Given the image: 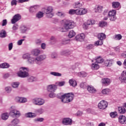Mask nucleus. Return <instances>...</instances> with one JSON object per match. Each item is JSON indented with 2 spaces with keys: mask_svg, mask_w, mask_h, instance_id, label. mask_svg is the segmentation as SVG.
<instances>
[{
  "mask_svg": "<svg viewBox=\"0 0 126 126\" xmlns=\"http://www.w3.org/2000/svg\"><path fill=\"white\" fill-rule=\"evenodd\" d=\"M98 107L100 110H105L108 107V102L105 100H101L98 103Z\"/></svg>",
  "mask_w": 126,
  "mask_h": 126,
  "instance_id": "nucleus-11",
  "label": "nucleus"
},
{
  "mask_svg": "<svg viewBox=\"0 0 126 126\" xmlns=\"http://www.w3.org/2000/svg\"><path fill=\"white\" fill-rule=\"evenodd\" d=\"M50 74L51 75H53V76H58V77H61L62 76V74L61 73L58 72H54L52 71L50 72Z\"/></svg>",
  "mask_w": 126,
  "mask_h": 126,
  "instance_id": "nucleus-35",
  "label": "nucleus"
},
{
  "mask_svg": "<svg viewBox=\"0 0 126 126\" xmlns=\"http://www.w3.org/2000/svg\"><path fill=\"white\" fill-rule=\"evenodd\" d=\"M5 91L7 92V93H10L11 92V87H7L5 88Z\"/></svg>",
  "mask_w": 126,
  "mask_h": 126,
  "instance_id": "nucleus-57",
  "label": "nucleus"
},
{
  "mask_svg": "<svg viewBox=\"0 0 126 126\" xmlns=\"http://www.w3.org/2000/svg\"><path fill=\"white\" fill-rule=\"evenodd\" d=\"M22 58L24 60H28L27 62L29 64L36 63L38 65H41L43 63L42 61L47 58V56L46 55H41L36 58H34L31 57V55L27 53L23 55Z\"/></svg>",
  "mask_w": 126,
  "mask_h": 126,
  "instance_id": "nucleus-1",
  "label": "nucleus"
},
{
  "mask_svg": "<svg viewBox=\"0 0 126 126\" xmlns=\"http://www.w3.org/2000/svg\"><path fill=\"white\" fill-rule=\"evenodd\" d=\"M110 92V89H105L102 91V94H109Z\"/></svg>",
  "mask_w": 126,
  "mask_h": 126,
  "instance_id": "nucleus-48",
  "label": "nucleus"
},
{
  "mask_svg": "<svg viewBox=\"0 0 126 126\" xmlns=\"http://www.w3.org/2000/svg\"><path fill=\"white\" fill-rule=\"evenodd\" d=\"M25 117H26V118H35V117H36V114H35V113L29 112L25 114Z\"/></svg>",
  "mask_w": 126,
  "mask_h": 126,
  "instance_id": "nucleus-31",
  "label": "nucleus"
},
{
  "mask_svg": "<svg viewBox=\"0 0 126 126\" xmlns=\"http://www.w3.org/2000/svg\"><path fill=\"white\" fill-rule=\"evenodd\" d=\"M119 122L121 125H126V117L123 115H120Z\"/></svg>",
  "mask_w": 126,
  "mask_h": 126,
  "instance_id": "nucleus-14",
  "label": "nucleus"
},
{
  "mask_svg": "<svg viewBox=\"0 0 126 126\" xmlns=\"http://www.w3.org/2000/svg\"><path fill=\"white\" fill-rule=\"evenodd\" d=\"M9 115L7 113H3L1 115V118L3 121H6L8 119Z\"/></svg>",
  "mask_w": 126,
  "mask_h": 126,
  "instance_id": "nucleus-25",
  "label": "nucleus"
},
{
  "mask_svg": "<svg viewBox=\"0 0 126 126\" xmlns=\"http://www.w3.org/2000/svg\"><path fill=\"white\" fill-rule=\"evenodd\" d=\"M78 75L79 77H86L87 76V73L85 71H82L78 73Z\"/></svg>",
  "mask_w": 126,
  "mask_h": 126,
  "instance_id": "nucleus-37",
  "label": "nucleus"
},
{
  "mask_svg": "<svg viewBox=\"0 0 126 126\" xmlns=\"http://www.w3.org/2000/svg\"><path fill=\"white\" fill-rule=\"evenodd\" d=\"M61 24L63 27L59 28L60 32H67L69 29H72V28H74L76 26L74 22L66 19L62 20Z\"/></svg>",
  "mask_w": 126,
  "mask_h": 126,
  "instance_id": "nucleus-2",
  "label": "nucleus"
},
{
  "mask_svg": "<svg viewBox=\"0 0 126 126\" xmlns=\"http://www.w3.org/2000/svg\"><path fill=\"white\" fill-rule=\"evenodd\" d=\"M32 55L36 57L37 56H39V55L41 54V51L38 49H33L32 51Z\"/></svg>",
  "mask_w": 126,
  "mask_h": 126,
  "instance_id": "nucleus-21",
  "label": "nucleus"
},
{
  "mask_svg": "<svg viewBox=\"0 0 126 126\" xmlns=\"http://www.w3.org/2000/svg\"><path fill=\"white\" fill-rule=\"evenodd\" d=\"M87 90L89 93L91 94H95L97 92V90L92 86H88Z\"/></svg>",
  "mask_w": 126,
  "mask_h": 126,
  "instance_id": "nucleus-18",
  "label": "nucleus"
},
{
  "mask_svg": "<svg viewBox=\"0 0 126 126\" xmlns=\"http://www.w3.org/2000/svg\"><path fill=\"white\" fill-rule=\"evenodd\" d=\"M56 84H57L58 86H60V87L63 86V85L65 84V82L64 81L58 82V83H56Z\"/></svg>",
  "mask_w": 126,
  "mask_h": 126,
  "instance_id": "nucleus-51",
  "label": "nucleus"
},
{
  "mask_svg": "<svg viewBox=\"0 0 126 126\" xmlns=\"http://www.w3.org/2000/svg\"><path fill=\"white\" fill-rule=\"evenodd\" d=\"M91 67L92 69L95 70V69H98L100 66L98 64H97V63L95 62V63H93L92 64Z\"/></svg>",
  "mask_w": 126,
  "mask_h": 126,
  "instance_id": "nucleus-33",
  "label": "nucleus"
},
{
  "mask_svg": "<svg viewBox=\"0 0 126 126\" xmlns=\"http://www.w3.org/2000/svg\"><path fill=\"white\" fill-rule=\"evenodd\" d=\"M20 19H21V15L19 14H17L13 17V18L11 20V22L12 24H14L15 23H16L17 21L20 20Z\"/></svg>",
  "mask_w": 126,
  "mask_h": 126,
  "instance_id": "nucleus-13",
  "label": "nucleus"
},
{
  "mask_svg": "<svg viewBox=\"0 0 126 126\" xmlns=\"http://www.w3.org/2000/svg\"><path fill=\"white\" fill-rule=\"evenodd\" d=\"M11 124L13 125V126H15L18 124H19V120L18 119H14L13 121H12Z\"/></svg>",
  "mask_w": 126,
  "mask_h": 126,
  "instance_id": "nucleus-44",
  "label": "nucleus"
},
{
  "mask_svg": "<svg viewBox=\"0 0 126 126\" xmlns=\"http://www.w3.org/2000/svg\"><path fill=\"white\" fill-rule=\"evenodd\" d=\"M88 26L94 25L95 24V21L94 20H88L87 23H86Z\"/></svg>",
  "mask_w": 126,
  "mask_h": 126,
  "instance_id": "nucleus-45",
  "label": "nucleus"
},
{
  "mask_svg": "<svg viewBox=\"0 0 126 126\" xmlns=\"http://www.w3.org/2000/svg\"><path fill=\"white\" fill-rule=\"evenodd\" d=\"M21 98L22 97L17 96L15 98V101H17L18 103H21Z\"/></svg>",
  "mask_w": 126,
  "mask_h": 126,
  "instance_id": "nucleus-60",
  "label": "nucleus"
},
{
  "mask_svg": "<svg viewBox=\"0 0 126 126\" xmlns=\"http://www.w3.org/2000/svg\"><path fill=\"white\" fill-rule=\"evenodd\" d=\"M80 87H81V88H83V89H85V88H86V87H87V84H86V83H81L80 84Z\"/></svg>",
  "mask_w": 126,
  "mask_h": 126,
  "instance_id": "nucleus-47",
  "label": "nucleus"
},
{
  "mask_svg": "<svg viewBox=\"0 0 126 126\" xmlns=\"http://www.w3.org/2000/svg\"><path fill=\"white\" fill-rule=\"evenodd\" d=\"M87 13V9L84 8H80L76 10V14L77 15H83Z\"/></svg>",
  "mask_w": 126,
  "mask_h": 126,
  "instance_id": "nucleus-12",
  "label": "nucleus"
},
{
  "mask_svg": "<svg viewBox=\"0 0 126 126\" xmlns=\"http://www.w3.org/2000/svg\"><path fill=\"white\" fill-rule=\"evenodd\" d=\"M12 29H13V30H14L15 31L16 30H17V29H18V25L16 24L14 25V26H13Z\"/></svg>",
  "mask_w": 126,
  "mask_h": 126,
  "instance_id": "nucleus-62",
  "label": "nucleus"
},
{
  "mask_svg": "<svg viewBox=\"0 0 126 126\" xmlns=\"http://www.w3.org/2000/svg\"><path fill=\"white\" fill-rule=\"evenodd\" d=\"M58 57V54H57V53L53 52L51 54V58L52 59H57Z\"/></svg>",
  "mask_w": 126,
  "mask_h": 126,
  "instance_id": "nucleus-55",
  "label": "nucleus"
},
{
  "mask_svg": "<svg viewBox=\"0 0 126 126\" xmlns=\"http://www.w3.org/2000/svg\"><path fill=\"white\" fill-rule=\"evenodd\" d=\"M113 8H118L121 5V3L118 1H114L112 3Z\"/></svg>",
  "mask_w": 126,
  "mask_h": 126,
  "instance_id": "nucleus-28",
  "label": "nucleus"
},
{
  "mask_svg": "<svg viewBox=\"0 0 126 126\" xmlns=\"http://www.w3.org/2000/svg\"><path fill=\"white\" fill-rule=\"evenodd\" d=\"M50 42L52 44H56V42H57V38L54 36H51L50 37Z\"/></svg>",
  "mask_w": 126,
  "mask_h": 126,
  "instance_id": "nucleus-41",
  "label": "nucleus"
},
{
  "mask_svg": "<svg viewBox=\"0 0 126 126\" xmlns=\"http://www.w3.org/2000/svg\"><path fill=\"white\" fill-rule=\"evenodd\" d=\"M57 15L58 16H60V17H64L65 16V14L62 12H58L57 13Z\"/></svg>",
  "mask_w": 126,
  "mask_h": 126,
  "instance_id": "nucleus-50",
  "label": "nucleus"
},
{
  "mask_svg": "<svg viewBox=\"0 0 126 126\" xmlns=\"http://www.w3.org/2000/svg\"><path fill=\"white\" fill-rule=\"evenodd\" d=\"M27 30H28V28L26 27V26H22V27H21V31L22 33H25Z\"/></svg>",
  "mask_w": 126,
  "mask_h": 126,
  "instance_id": "nucleus-43",
  "label": "nucleus"
},
{
  "mask_svg": "<svg viewBox=\"0 0 126 126\" xmlns=\"http://www.w3.org/2000/svg\"><path fill=\"white\" fill-rule=\"evenodd\" d=\"M49 96L50 98H55L56 97V94L54 92H50Z\"/></svg>",
  "mask_w": 126,
  "mask_h": 126,
  "instance_id": "nucleus-56",
  "label": "nucleus"
},
{
  "mask_svg": "<svg viewBox=\"0 0 126 126\" xmlns=\"http://www.w3.org/2000/svg\"><path fill=\"white\" fill-rule=\"evenodd\" d=\"M69 83L70 86H72V87H75L77 85V82L73 79H70L69 80Z\"/></svg>",
  "mask_w": 126,
  "mask_h": 126,
  "instance_id": "nucleus-23",
  "label": "nucleus"
},
{
  "mask_svg": "<svg viewBox=\"0 0 126 126\" xmlns=\"http://www.w3.org/2000/svg\"><path fill=\"white\" fill-rule=\"evenodd\" d=\"M11 5L13 6V5H17V0H12L11 1Z\"/></svg>",
  "mask_w": 126,
  "mask_h": 126,
  "instance_id": "nucleus-52",
  "label": "nucleus"
},
{
  "mask_svg": "<svg viewBox=\"0 0 126 126\" xmlns=\"http://www.w3.org/2000/svg\"><path fill=\"white\" fill-rule=\"evenodd\" d=\"M27 81L28 82H34L37 81V78L34 76H31L28 77Z\"/></svg>",
  "mask_w": 126,
  "mask_h": 126,
  "instance_id": "nucleus-27",
  "label": "nucleus"
},
{
  "mask_svg": "<svg viewBox=\"0 0 126 126\" xmlns=\"http://www.w3.org/2000/svg\"><path fill=\"white\" fill-rule=\"evenodd\" d=\"M62 124L63 126H71L72 120L69 118H64L62 119Z\"/></svg>",
  "mask_w": 126,
  "mask_h": 126,
  "instance_id": "nucleus-10",
  "label": "nucleus"
},
{
  "mask_svg": "<svg viewBox=\"0 0 126 126\" xmlns=\"http://www.w3.org/2000/svg\"><path fill=\"white\" fill-rule=\"evenodd\" d=\"M70 53L69 50H63L61 52L62 56H66L69 55Z\"/></svg>",
  "mask_w": 126,
  "mask_h": 126,
  "instance_id": "nucleus-39",
  "label": "nucleus"
},
{
  "mask_svg": "<svg viewBox=\"0 0 126 126\" xmlns=\"http://www.w3.org/2000/svg\"><path fill=\"white\" fill-rule=\"evenodd\" d=\"M82 5H83V2L81 1L75 2V7L76 8H79V7H81Z\"/></svg>",
  "mask_w": 126,
  "mask_h": 126,
  "instance_id": "nucleus-29",
  "label": "nucleus"
},
{
  "mask_svg": "<svg viewBox=\"0 0 126 126\" xmlns=\"http://www.w3.org/2000/svg\"><path fill=\"white\" fill-rule=\"evenodd\" d=\"M116 14H117V11L116 10H112L108 12V15L111 21H115L117 19Z\"/></svg>",
  "mask_w": 126,
  "mask_h": 126,
  "instance_id": "nucleus-8",
  "label": "nucleus"
},
{
  "mask_svg": "<svg viewBox=\"0 0 126 126\" xmlns=\"http://www.w3.org/2000/svg\"><path fill=\"white\" fill-rule=\"evenodd\" d=\"M19 84H20V83L19 82H13L11 84L12 87H13V88H18V86H19Z\"/></svg>",
  "mask_w": 126,
  "mask_h": 126,
  "instance_id": "nucleus-38",
  "label": "nucleus"
},
{
  "mask_svg": "<svg viewBox=\"0 0 126 126\" xmlns=\"http://www.w3.org/2000/svg\"><path fill=\"white\" fill-rule=\"evenodd\" d=\"M26 102H27V98H26L25 97H22L21 103H26Z\"/></svg>",
  "mask_w": 126,
  "mask_h": 126,
  "instance_id": "nucleus-63",
  "label": "nucleus"
},
{
  "mask_svg": "<svg viewBox=\"0 0 126 126\" xmlns=\"http://www.w3.org/2000/svg\"><path fill=\"white\" fill-rule=\"evenodd\" d=\"M94 61H95L96 63H104V59H103V58L100 56L97 57L95 60H92V62H93Z\"/></svg>",
  "mask_w": 126,
  "mask_h": 126,
  "instance_id": "nucleus-22",
  "label": "nucleus"
},
{
  "mask_svg": "<svg viewBox=\"0 0 126 126\" xmlns=\"http://www.w3.org/2000/svg\"><path fill=\"white\" fill-rule=\"evenodd\" d=\"M110 116L111 118H116L118 116V113L117 112H111Z\"/></svg>",
  "mask_w": 126,
  "mask_h": 126,
  "instance_id": "nucleus-46",
  "label": "nucleus"
},
{
  "mask_svg": "<svg viewBox=\"0 0 126 126\" xmlns=\"http://www.w3.org/2000/svg\"><path fill=\"white\" fill-rule=\"evenodd\" d=\"M20 71L17 73L19 77L25 78L29 76V73H28V71H29V68L28 67H21L20 68Z\"/></svg>",
  "mask_w": 126,
  "mask_h": 126,
  "instance_id": "nucleus-4",
  "label": "nucleus"
},
{
  "mask_svg": "<svg viewBox=\"0 0 126 126\" xmlns=\"http://www.w3.org/2000/svg\"><path fill=\"white\" fill-rule=\"evenodd\" d=\"M123 37V36H122V35L118 34H116L114 37H113V39H114V40H121V39H122V38Z\"/></svg>",
  "mask_w": 126,
  "mask_h": 126,
  "instance_id": "nucleus-42",
  "label": "nucleus"
},
{
  "mask_svg": "<svg viewBox=\"0 0 126 126\" xmlns=\"http://www.w3.org/2000/svg\"><path fill=\"white\" fill-rule=\"evenodd\" d=\"M35 113L38 115H42L44 113V109L40 108L35 110Z\"/></svg>",
  "mask_w": 126,
  "mask_h": 126,
  "instance_id": "nucleus-32",
  "label": "nucleus"
},
{
  "mask_svg": "<svg viewBox=\"0 0 126 126\" xmlns=\"http://www.w3.org/2000/svg\"><path fill=\"white\" fill-rule=\"evenodd\" d=\"M41 48L42 50H45L46 49V43H43L41 44Z\"/></svg>",
  "mask_w": 126,
  "mask_h": 126,
  "instance_id": "nucleus-64",
  "label": "nucleus"
},
{
  "mask_svg": "<svg viewBox=\"0 0 126 126\" xmlns=\"http://www.w3.org/2000/svg\"><path fill=\"white\" fill-rule=\"evenodd\" d=\"M100 27H105L107 25L106 22H101L99 24Z\"/></svg>",
  "mask_w": 126,
  "mask_h": 126,
  "instance_id": "nucleus-54",
  "label": "nucleus"
},
{
  "mask_svg": "<svg viewBox=\"0 0 126 126\" xmlns=\"http://www.w3.org/2000/svg\"><path fill=\"white\" fill-rule=\"evenodd\" d=\"M54 8L52 6H48L44 10V12L46 14L48 18H52L54 16V13H53V10Z\"/></svg>",
  "mask_w": 126,
  "mask_h": 126,
  "instance_id": "nucleus-6",
  "label": "nucleus"
},
{
  "mask_svg": "<svg viewBox=\"0 0 126 126\" xmlns=\"http://www.w3.org/2000/svg\"><path fill=\"white\" fill-rule=\"evenodd\" d=\"M36 18H38V19L42 18V17H44V13L43 12L39 11L36 13Z\"/></svg>",
  "mask_w": 126,
  "mask_h": 126,
  "instance_id": "nucleus-30",
  "label": "nucleus"
},
{
  "mask_svg": "<svg viewBox=\"0 0 126 126\" xmlns=\"http://www.w3.org/2000/svg\"><path fill=\"white\" fill-rule=\"evenodd\" d=\"M119 79L121 83H126V76L122 73L121 76L119 77Z\"/></svg>",
  "mask_w": 126,
  "mask_h": 126,
  "instance_id": "nucleus-20",
  "label": "nucleus"
},
{
  "mask_svg": "<svg viewBox=\"0 0 126 126\" xmlns=\"http://www.w3.org/2000/svg\"><path fill=\"white\" fill-rule=\"evenodd\" d=\"M35 44L37 45V46L41 45L42 44V40H41V39H36L35 40Z\"/></svg>",
  "mask_w": 126,
  "mask_h": 126,
  "instance_id": "nucleus-59",
  "label": "nucleus"
},
{
  "mask_svg": "<svg viewBox=\"0 0 126 126\" xmlns=\"http://www.w3.org/2000/svg\"><path fill=\"white\" fill-rule=\"evenodd\" d=\"M35 122H39V123H42V122H44V118H38L36 119H35Z\"/></svg>",
  "mask_w": 126,
  "mask_h": 126,
  "instance_id": "nucleus-58",
  "label": "nucleus"
},
{
  "mask_svg": "<svg viewBox=\"0 0 126 126\" xmlns=\"http://www.w3.org/2000/svg\"><path fill=\"white\" fill-rule=\"evenodd\" d=\"M102 83L104 86H108L111 84V80L108 78H104L102 79Z\"/></svg>",
  "mask_w": 126,
  "mask_h": 126,
  "instance_id": "nucleus-17",
  "label": "nucleus"
},
{
  "mask_svg": "<svg viewBox=\"0 0 126 126\" xmlns=\"http://www.w3.org/2000/svg\"><path fill=\"white\" fill-rule=\"evenodd\" d=\"M102 10L103 6L99 5H97L94 9L95 12H102Z\"/></svg>",
  "mask_w": 126,
  "mask_h": 126,
  "instance_id": "nucleus-26",
  "label": "nucleus"
},
{
  "mask_svg": "<svg viewBox=\"0 0 126 126\" xmlns=\"http://www.w3.org/2000/svg\"><path fill=\"white\" fill-rule=\"evenodd\" d=\"M10 115H12L13 116H15L17 118H19V116H21L20 112L19 111L16 110H11L10 112Z\"/></svg>",
  "mask_w": 126,
  "mask_h": 126,
  "instance_id": "nucleus-19",
  "label": "nucleus"
},
{
  "mask_svg": "<svg viewBox=\"0 0 126 126\" xmlns=\"http://www.w3.org/2000/svg\"><path fill=\"white\" fill-rule=\"evenodd\" d=\"M84 38H85L84 34L81 33L77 35L75 37V39L79 42H83V41H84Z\"/></svg>",
  "mask_w": 126,
  "mask_h": 126,
  "instance_id": "nucleus-16",
  "label": "nucleus"
},
{
  "mask_svg": "<svg viewBox=\"0 0 126 126\" xmlns=\"http://www.w3.org/2000/svg\"><path fill=\"white\" fill-rule=\"evenodd\" d=\"M97 37L99 39V40H97L95 42V45H96V46H100L101 45H103V40L104 39H106V34L103 33H98L97 35Z\"/></svg>",
  "mask_w": 126,
  "mask_h": 126,
  "instance_id": "nucleus-7",
  "label": "nucleus"
},
{
  "mask_svg": "<svg viewBox=\"0 0 126 126\" xmlns=\"http://www.w3.org/2000/svg\"><path fill=\"white\" fill-rule=\"evenodd\" d=\"M94 48V45L93 44H89L87 46V49L88 50H91V49H93Z\"/></svg>",
  "mask_w": 126,
  "mask_h": 126,
  "instance_id": "nucleus-61",
  "label": "nucleus"
},
{
  "mask_svg": "<svg viewBox=\"0 0 126 126\" xmlns=\"http://www.w3.org/2000/svg\"><path fill=\"white\" fill-rule=\"evenodd\" d=\"M6 37V32L2 30L0 32V38H5Z\"/></svg>",
  "mask_w": 126,
  "mask_h": 126,
  "instance_id": "nucleus-34",
  "label": "nucleus"
},
{
  "mask_svg": "<svg viewBox=\"0 0 126 126\" xmlns=\"http://www.w3.org/2000/svg\"><path fill=\"white\" fill-rule=\"evenodd\" d=\"M9 67V64L7 63H3L0 64L1 68H8Z\"/></svg>",
  "mask_w": 126,
  "mask_h": 126,
  "instance_id": "nucleus-40",
  "label": "nucleus"
},
{
  "mask_svg": "<svg viewBox=\"0 0 126 126\" xmlns=\"http://www.w3.org/2000/svg\"><path fill=\"white\" fill-rule=\"evenodd\" d=\"M76 34V33L75 32H74V31L73 30H71L69 32L68 37L69 38H72L73 37H74Z\"/></svg>",
  "mask_w": 126,
  "mask_h": 126,
  "instance_id": "nucleus-36",
  "label": "nucleus"
},
{
  "mask_svg": "<svg viewBox=\"0 0 126 126\" xmlns=\"http://www.w3.org/2000/svg\"><path fill=\"white\" fill-rule=\"evenodd\" d=\"M68 13L69 14H70L71 15H72L73 14H76V10L70 9V10H69Z\"/></svg>",
  "mask_w": 126,
  "mask_h": 126,
  "instance_id": "nucleus-53",
  "label": "nucleus"
},
{
  "mask_svg": "<svg viewBox=\"0 0 126 126\" xmlns=\"http://www.w3.org/2000/svg\"><path fill=\"white\" fill-rule=\"evenodd\" d=\"M126 109L124 106H121L118 107V113L119 114H126Z\"/></svg>",
  "mask_w": 126,
  "mask_h": 126,
  "instance_id": "nucleus-24",
  "label": "nucleus"
},
{
  "mask_svg": "<svg viewBox=\"0 0 126 126\" xmlns=\"http://www.w3.org/2000/svg\"><path fill=\"white\" fill-rule=\"evenodd\" d=\"M73 98H74V94L72 93H70L62 95L60 99L63 103H69L73 100Z\"/></svg>",
  "mask_w": 126,
  "mask_h": 126,
  "instance_id": "nucleus-3",
  "label": "nucleus"
},
{
  "mask_svg": "<svg viewBox=\"0 0 126 126\" xmlns=\"http://www.w3.org/2000/svg\"><path fill=\"white\" fill-rule=\"evenodd\" d=\"M39 7H40L39 5H35L30 7V10H29L30 13H36Z\"/></svg>",
  "mask_w": 126,
  "mask_h": 126,
  "instance_id": "nucleus-15",
  "label": "nucleus"
},
{
  "mask_svg": "<svg viewBox=\"0 0 126 126\" xmlns=\"http://www.w3.org/2000/svg\"><path fill=\"white\" fill-rule=\"evenodd\" d=\"M46 89L48 92H56V90L58 89V87L57 85L51 84L47 86Z\"/></svg>",
  "mask_w": 126,
  "mask_h": 126,
  "instance_id": "nucleus-9",
  "label": "nucleus"
},
{
  "mask_svg": "<svg viewBox=\"0 0 126 126\" xmlns=\"http://www.w3.org/2000/svg\"><path fill=\"white\" fill-rule=\"evenodd\" d=\"M69 42V41L68 40L66 39H63L61 41L62 45H66L67 44H68Z\"/></svg>",
  "mask_w": 126,
  "mask_h": 126,
  "instance_id": "nucleus-49",
  "label": "nucleus"
},
{
  "mask_svg": "<svg viewBox=\"0 0 126 126\" xmlns=\"http://www.w3.org/2000/svg\"><path fill=\"white\" fill-rule=\"evenodd\" d=\"M32 103L36 106H43L45 104V99L40 97H36L32 99Z\"/></svg>",
  "mask_w": 126,
  "mask_h": 126,
  "instance_id": "nucleus-5",
  "label": "nucleus"
}]
</instances>
